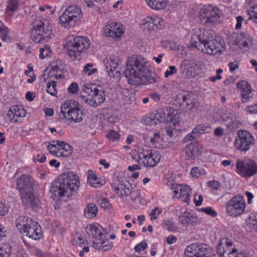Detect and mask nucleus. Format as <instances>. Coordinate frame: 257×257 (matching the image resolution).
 <instances>
[{
  "label": "nucleus",
  "instance_id": "obj_28",
  "mask_svg": "<svg viewBox=\"0 0 257 257\" xmlns=\"http://www.w3.org/2000/svg\"><path fill=\"white\" fill-rule=\"evenodd\" d=\"M34 186V180L28 174H23L17 178V187L20 192L27 190H32Z\"/></svg>",
  "mask_w": 257,
  "mask_h": 257
},
{
  "label": "nucleus",
  "instance_id": "obj_27",
  "mask_svg": "<svg viewBox=\"0 0 257 257\" xmlns=\"http://www.w3.org/2000/svg\"><path fill=\"white\" fill-rule=\"evenodd\" d=\"M178 219L179 223L183 227L194 226L199 222L197 216L189 211L181 213Z\"/></svg>",
  "mask_w": 257,
  "mask_h": 257
},
{
  "label": "nucleus",
  "instance_id": "obj_54",
  "mask_svg": "<svg viewBox=\"0 0 257 257\" xmlns=\"http://www.w3.org/2000/svg\"><path fill=\"white\" fill-rule=\"evenodd\" d=\"M148 247V244L146 242V240H143L140 243L137 244L135 247V251L137 252H140L144 250Z\"/></svg>",
  "mask_w": 257,
  "mask_h": 257
},
{
  "label": "nucleus",
  "instance_id": "obj_19",
  "mask_svg": "<svg viewBox=\"0 0 257 257\" xmlns=\"http://www.w3.org/2000/svg\"><path fill=\"white\" fill-rule=\"evenodd\" d=\"M201 21L205 24L215 22L220 17L221 12L216 7L211 5H205L201 9Z\"/></svg>",
  "mask_w": 257,
  "mask_h": 257
},
{
  "label": "nucleus",
  "instance_id": "obj_61",
  "mask_svg": "<svg viewBox=\"0 0 257 257\" xmlns=\"http://www.w3.org/2000/svg\"><path fill=\"white\" fill-rule=\"evenodd\" d=\"M208 186L211 188L212 191H216L218 189L220 184L217 181H211L208 183Z\"/></svg>",
  "mask_w": 257,
  "mask_h": 257
},
{
  "label": "nucleus",
  "instance_id": "obj_10",
  "mask_svg": "<svg viewBox=\"0 0 257 257\" xmlns=\"http://www.w3.org/2000/svg\"><path fill=\"white\" fill-rule=\"evenodd\" d=\"M82 16L81 8L76 5H70L59 17V23L62 27L69 29L77 25Z\"/></svg>",
  "mask_w": 257,
  "mask_h": 257
},
{
  "label": "nucleus",
  "instance_id": "obj_53",
  "mask_svg": "<svg viewBox=\"0 0 257 257\" xmlns=\"http://www.w3.org/2000/svg\"><path fill=\"white\" fill-rule=\"evenodd\" d=\"M196 67L197 66L196 65L187 66L185 76L187 77L190 78L192 76L196 75L197 74V73L195 72Z\"/></svg>",
  "mask_w": 257,
  "mask_h": 257
},
{
  "label": "nucleus",
  "instance_id": "obj_50",
  "mask_svg": "<svg viewBox=\"0 0 257 257\" xmlns=\"http://www.w3.org/2000/svg\"><path fill=\"white\" fill-rule=\"evenodd\" d=\"M247 14L249 16L248 19L252 20L254 23L257 24V6L251 7L247 10Z\"/></svg>",
  "mask_w": 257,
  "mask_h": 257
},
{
  "label": "nucleus",
  "instance_id": "obj_57",
  "mask_svg": "<svg viewBox=\"0 0 257 257\" xmlns=\"http://www.w3.org/2000/svg\"><path fill=\"white\" fill-rule=\"evenodd\" d=\"M78 91V84L75 82L72 83L68 88V92L70 94H76Z\"/></svg>",
  "mask_w": 257,
  "mask_h": 257
},
{
  "label": "nucleus",
  "instance_id": "obj_26",
  "mask_svg": "<svg viewBox=\"0 0 257 257\" xmlns=\"http://www.w3.org/2000/svg\"><path fill=\"white\" fill-rule=\"evenodd\" d=\"M190 245L192 248L191 251L195 252L198 257H213V250L209 245L198 242Z\"/></svg>",
  "mask_w": 257,
  "mask_h": 257
},
{
  "label": "nucleus",
  "instance_id": "obj_60",
  "mask_svg": "<svg viewBox=\"0 0 257 257\" xmlns=\"http://www.w3.org/2000/svg\"><path fill=\"white\" fill-rule=\"evenodd\" d=\"M190 249L191 246L190 245H188L185 249L184 257H198V255L196 254L194 251H191Z\"/></svg>",
  "mask_w": 257,
  "mask_h": 257
},
{
  "label": "nucleus",
  "instance_id": "obj_51",
  "mask_svg": "<svg viewBox=\"0 0 257 257\" xmlns=\"http://www.w3.org/2000/svg\"><path fill=\"white\" fill-rule=\"evenodd\" d=\"M162 209L158 206L155 207L149 213L151 220H156L162 212Z\"/></svg>",
  "mask_w": 257,
  "mask_h": 257
},
{
  "label": "nucleus",
  "instance_id": "obj_30",
  "mask_svg": "<svg viewBox=\"0 0 257 257\" xmlns=\"http://www.w3.org/2000/svg\"><path fill=\"white\" fill-rule=\"evenodd\" d=\"M183 152L185 154L186 159L188 160L194 159L201 153L197 142L187 145L183 149Z\"/></svg>",
  "mask_w": 257,
  "mask_h": 257
},
{
  "label": "nucleus",
  "instance_id": "obj_6",
  "mask_svg": "<svg viewBox=\"0 0 257 257\" xmlns=\"http://www.w3.org/2000/svg\"><path fill=\"white\" fill-rule=\"evenodd\" d=\"M82 100L90 106H97L105 99L104 91L94 84H86L82 86L81 92Z\"/></svg>",
  "mask_w": 257,
  "mask_h": 257
},
{
  "label": "nucleus",
  "instance_id": "obj_23",
  "mask_svg": "<svg viewBox=\"0 0 257 257\" xmlns=\"http://www.w3.org/2000/svg\"><path fill=\"white\" fill-rule=\"evenodd\" d=\"M86 232L89 236L95 239L94 241L101 239L106 234V230L100 224L95 222L87 225Z\"/></svg>",
  "mask_w": 257,
  "mask_h": 257
},
{
  "label": "nucleus",
  "instance_id": "obj_20",
  "mask_svg": "<svg viewBox=\"0 0 257 257\" xmlns=\"http://www.w3.org/2000/svg\"><path fill=\"white\" fill-rule=\"evenodd\" d=\"M171 189L174 193V197L186 203H190L192 190L189 186L185 184H172Z\"/></svg>",
  "mask_w": 257,
  "mask_h": 257
},
{
  "label": "nucleus",
  "instance_id": "obj_21",
  "mask_svg": "<svg viewBox=\"0 0 257 257\" xmlns=\"http://www.w3.org/2000/svg\"><path fill=\"white\" fill-rule=\"evenodd\" d=\"M27 110L22 105H13L7 111V117L13 123L21 122L26 116Z\"/></svg>",
  "mask_w": 257,
  "mask_h": 257
},
{
  "label": "nucleus",
  "instance_id": "obj_34",
  "mask_svg": "<svg viewBox=\"0 0 257 257\" xmlns=\"http://www.w3.org/2000/svg\"><path fill=\"white\" fill-rule=\"evenodd\" d=\"M150 140L149 145L152 147L159 149L163 148L165 144L164 140L159 132L154 133L153 136L150 138Z\"/></svg>",
  "mask_w": 257,
  "mask_h": 257
},
{
  "label": "nucleus",
  "instance_id": "obj_24",
  "mask_svg": "<svg viewBox=\"0 0 257 257\" xmlns=\"http://www.w3.org/2000/svg\"><path fill=\"white\" fill-rule=\"evenodd\" d=\"M122 64L117 57L112 56L108 60L106 68L109 76L117 77L121 73Z\"/></svg>",
  "mask_w": 257,
  "mask_h": 257
},
{
  "label": "nucleus",
  "instance_id": "obj_7",
  "mask_svg": "<svg viewBox=\"0 0 257 257\" xmlns=\"http://www.w3.org/2000/svg\"><path fill=\"white\" fill-rule=\"evenodd\" d=\"M161 155L159 152L139 147L134 154V159L141 165L148 168H153L160 161Z\"/></svg>",
  "mask_w": 257,
  "mask_h": 257
},
{
  "label": "nucleus",
  "instance_id": "obj_2",
  "mask_svg": "<svg viewBox=\"0 0 257 257\" xmlns=\"http://www.w3.org/2000/svg\"><path fill=\"white\" fill-rule=\"evenodd\" d=\"M80 187L79 177L73 172L64 173L58 176L51 184V197L59 200L64 196H69L72 192L77 191Z\"/></svg>",
  "mask_w": 257,
  "mask_h": 257
},
{
  "label": "nucleus",
  "instance_id": "obj_59",
  "mask_svg": "<svg viewBox=\"0 0 257 257\" xmlns=\"http://www.w3.org/2000/svg\"><path fill=\"white\" fill-rule=\"evenodd\" d=\"M223 72V70L221 68H219L216 70V75L215 76H211L209 78V79L211 82H215L216 80H220L222 78V76L221 75V73Z\"/></svg>",
  "mask_w": 257,
  "mask_h": 257
},
{
  "label": "nucleus",
  "instance_id": "obj_62",
  "mask_svg": "<svg viewBox=\"0 0 257 257\" xmlns=\"http://www.w3.org/2000/svg\"><path fill=\"white\" fill-rule=\"evenodd\" d=\"M203 198L201 195H195L194 196V202L196 206H199L202 204L203 202Z\"/></svg>",
  "mask_w": 257,
  "mask_h": 257
},
{
  "label": "nucleus",
  "instance_id": "obj_1",
  "mask_svg": "<svg viewBox=\"0 0 257 257\" xmlns=\"http://www.w3.org/2000/svg\"><path fill=\"white\" fill-rule=\"evenodd\" d=\"M148 62L144 58L130 57L127 59L125 76L131 84H147L156 82L159 77L152 76L148 66Z\"/></svg>",
  "mask_w": 257,
  "mask_h": 257
},
{
  "label": "nucleus",
  "instance_id": "obj_35",
  "mask_svg": "<svg viewBox=\"0 0 257 257\" xmlns=\"http://www.w3.org/2000/svg\"><path fill=\"white\" fill-rule=\"evenodd\" d=\"M148 6L154 10H162L169 3L168 0H145Z\"/></svg>",
  "mask_w": 257,
  "mask_h": 257
},
{
  "label": "nucleus",
  "instance_id": "obj_11",
  "mask_svg": "<svg viewBox=\"0 0 257 257\" xmlns=\"http://www.w3.org/2000/svg\"><path fill=\"white\" fill-rule=\"evenodd\" d=\"M52 31V24L47 21H37L32 31L31 37L36 43L47 42L50 39Z\"/></svg>",
  "mask_w": 257,
  "mask_h": 257
},
{
  "label": "nucleus",
  "instance_id": "obj_43",
  "mask_svg": "<svg viewBox=\"0 0 257 257\" xmlns=\"http://www.w3.org/2000/svg\"><path fill=\"white\" fill-rule=\"evenodd\" d=\"M190 175L192 178H198L201 176H205L206 171L204 169L198 167H194L190 171Z\"/></svg>",
  "mask_w": 257,
  "mask_h": 257
},
{
  "label": "nucleus",
  "instance_id": "obj_44",
  "mask_svg": "<svg viewBox=\"0 0 257 257\" xmlns=\"http://www.w3.org/2000/svg\"><path fill=\"white\" fill-rule=\"evenodd\" d=\"M9 31L8 28L2 24L0 26V37L4 42H9L11 41L10 37L9 36Z\"/></svg>",
  "mask_w": 257,
  "mask_h": 257
},
{
  "label": "nucleus",
  "instance_id": "obj_17",
  "mask_svg": "<svg viewBox=\"0 0 257 257\" xmlns=\"http://www.w3.org/2000/svg\"><path fill=\"white\" fill-rule=\"evenodd\" d=\"M166 25L165 21L158 16H149L144 18L140 22V27L143 30L149 33L163 30Z\"/></svg>",
  "mask_w": 257,
  "mask_h": 257
},
{
  "label": "nucleus",
  "instance_id": "obj_63",
  "mask_svg": "<svg viewBox=\"0 0 257 257\" xmlns=\"http://www.w3.org/2000/svg\"><path fill=\"white\" fill-rule=\"evenodd\" d=\"M36 97V93L33 91H28L26 93L25 98L29 102H32Z\"/></svg>",
  "mask_w": 257,
  "mask_h": 257
},
{
  "label": "nucleus",
  "instance_id": "obj_41",
  "mask_svg": "<svg viewBox=\"0 0 257 257\" xmlns=\"http://www.w3.org/2000/svg\"><path fill=\"white\" fill-rule=\"evenodd\" d=\"M12 245L8 243L0 244V257H9L12 252Z\"/></svg>",
  "mask_w": 257,
  "mask_h": 257
},
{
  "label": "nucleus",
  "instance_id": "obj_39",
  "mask_svg": "<svg viewBox=\"0 0 257 257\" xmlns=\"http://www.w3.org/2000/svg\"><path fill=\"white\" fill-rule=\"evenodd\" d=\"M71 241L74 245H79L80 246H82L87 243L85 237L78 232H76L73 235Z\"/></svg>",
  "mask_w": 257,
  "mask_h": 257
},
{
  "label": "nucleus",
  "instance_id": "obj_32",
  "mask_svg": "<svg viewBox=\"0 0 257 257\" xmlns=\"http://www.w3.org/2000/svg\"><path fill=\"white\" fill-rule=\"evenodd\" d=\"M92 246L96 249L106 251L112 248L113 243L109 239L106 238L105 235L101 239L93 241Z\"/></svg>",
  "mask_w": 257,
  "mask_h": 257
},
{
  "label": "nucleus",
  "instance_id": "obj_37",
  "mask_svg": "<svg viewBox=\"0 0 257 257\" xmlns=\"http://www.w3.org/2000/svg\"><path fill=\"white\" fill-rule=\"evenodd\" d=\"M19 6L18 0H8L6 9V15L11 17L14 13L17 11Z\"/></svg>",
  "mask_w": 257,
  "mask_h": 257
},
{
  "label": "nucleus",
  "instance_id": "obj_46",
  "mask_svg": "<svg viewBox=\"0 0 257 257\" xmlns=\"http://www.w3.org/2000/svg\"><path fill=\"white\" fill-rule=\"evenodd\" d=\"M163 225L164 227L169 231H176L178 229V227L176 223L173 221L172 219H168L165 220L163 222Z\"/></svg>",
  "mask_w": 257,
  "mask_h": 257
},
{
  "label": "nucleus",
  "instance_id": "obj_38",
  "mask_svg": "<svg viewBox=\"0 0 257 257\" xmlns=\"http://www.w3.org/2000/svg\"><path fill=\"white\" fill-rule=\"evenodd\" d=\"M97 207L94 203H89L86 206L84 214L88 219L94 218L97 214Z\"/></svg>",
  "mask_w": 257,
  "mask_h": 257
},
{
  "label": "nucleus",
  "instance_id": "obj_25",
  "mask_svg": "<svg viewBox=\"0 0 257 257\" xmlns=\"http://www.w3.org/2000/svg\"><path fill=\"white\" fill-rule=\"evenodd\" d=\"M236 87L241 92L240 98L242 103L247 102L249 99L252 97V89L250 84L247 81H239L237 83Z\"/></svg>",
  "mask_w": 257,
  "mask_h": 257
},
{
  "label": "nucleus",
  "instance_id": "obj_3",
  "mask_svg": "<svg viewBox=\"0 0 257 257\" xmlns=\"http://www.w3.org/2000/svg\"><path fill=\"white\" fill-rule=\"evenodd\" d=\"M196 37H197L198 42L194 41V38L191 37V47L196 48L207 55H220L225 49V45L223 40L217 37L214 38L212 34L208 31H204L202 34Z\"/></svg>",
  "mask_w": 257,
  "mask_h": 257
},
{
  "label": "nucleus",
  "instance_id": "obj_45",
  "mask_svg": "<svg viewBox=\"0 0 257 257\" xmlns=\"http://www.w3.org/2000/svg\"><path fill=\"white\" fill-rule=\"evenodd\" d=\"M56 86V81L53 80L49 81L47 84L46 92L52 96H56L57 94Z\"/></svg>",
  "mask_w": 257,
  "mask_h": 257
},
{
  "label": "nucleus",
  "instance_id": "obj_42",
  "mask_svg": "<svg viewBox=\"0 0 257 257\" xmlns=\"http://www.w3.org/2000/svg\"><path fill=\"white\" fill-rule=\"evenodd\" d=\"M25 74L30 77L27 80L28 83L31 84L35 81L36 77L33 71V66L32 64L29 63L28 64L27 69L25 71Z\"/></svg>",
  "mask_w": 257,
  "mask_h": 257
},
{
  "label": "nucleus",
  "instance_id": "obj_58",
  "mask_svg": "<svg viewBox=\"0 0 257 257\" xmlns=\"http://www.w3.org/2000/svg\"><path fill=\"white\" fill-rule=\"evenodd\" d=\"M245 110L249 114H257V104L247 106L245 107Z\"/></svg>",
  "mask_w": 257,
  "mask_h": 257
},
{
  "label": "nucleus",
  "instance_id": "obj_8",
  "mask_svg": "<svg viewBox=\"0 0 257 257\" xmlns=\"http://www.w3.org/2000/svg\"><path fill=\"white\" fill-rule=\"evenodd\" d=\"M61 112L70 121L75 122H80L85 116L81 105L72 99L66 100L62 103Z\"/></svg>",
  "mask_w": 257,
  "mask_h": 257
},
{
  "label": "nucleus",
  "instance_id": "obj_16",
  "mask_svg": "<svg viewBox=\"0 0 257 257\" xmlns=\"http://www.w3.org/2000/svg\"><path fill=\"white\" fill-rule=\"evenodd\" d=\"M47 148L50 154L57 157H68L72 154L73 150L69 144L59 140L49 142Z\"/></svg>",
  "mask_w": 257,
  "mask_h": 257
},
{
  "label": "nucleus",
  "instance_id": "obj_31",
  "mask_svg": "<svg viewBox=\"0 0 257 257\" xmlns=\"http://www.w3.org/2000/svg\"><path fill=\"white\" fill-rule=\"evenodd\" d=\"M253 38L249 34L245 32L238 34L235 39V45L240 49L248 48L252 44Z\"/></svg>",
  "mask_w": 257,
  "mask_h": 257
},
{
  "label": "nucleus",
  "instance_id": "obj_15",
  "mask_svg": "<svg viewBox=\"0 0 257 257\" xmlns=\"http://www.w3.org/2000/svg\"><path fill=\"white\" fill-rule=\"evenodd\" d=\"M254 141L253 136L249 132L245 130H240L237 133L233 144L237 150L246 152L254 144Z\"/></svg>",
  "mask_w": 257,
  "mask_h": 257
},
{
  "label": "nucleus",
  "instance_id": "obj_48",
  "mask_svg": "<svg viewBox=\"0 0 257 257\" xmlns=\"http://www.w3.org/2000/svg\"><path fill=\"white\" fill-rule=\"evenodd\" d=\"M83 72L87 76H91L97 72V69L94 67V65L91 63L85 64L83 68Z\"/></svg>",
  "mask_w": 257,
  "mask_h": 257
},
{
  "label": "nucleus",
  "instance_id": "obj_13",
  "mask_svg": "<svg viewBox=\"0 0 257 257\" xmlns=\"http://www.w3.org/2000/svg\"><path fill=\"white\" fill-rule=\"evenodd\" d=\"M246 205L243 196L237 194L232 196L225 205L226 213L230 216L237 217L242 214Z\"/></svg>",
  "mask_w": 257,
  "mask_h": 257
},
{
  "label": "nucleus",
  "instance_id": "obj_5",
  "mask_svg": "<svg viewBox=\"0 0 257 257\" xmlns=\"http://www.w3.org/2000/svg\"><path fill=\"white\" fill-rule=\"evenodd\" d=\"M16 227L22 234L35 240L42 238L43 232L37 222L26 216H20L16 220Z\"/></svg>",
  "mask_w": 257,
  "mask_h": 257
},
{
  "label": "nucleus",
  "instance_id": "obj_55",
  "mask_svg": "<svg viewBox=\"0 0 257 257\" xmlns=\"http://www.w3.org/2000/svg\"><path fill=\"white\" fill-rule=\"evenodd\" d=\"M247 222L249 225L252 226H257V212H252L250 214L247 220Z\"/></svg>",
  "mask_w": 257,
  "mask_h": 257
},
{
  "label": "nucleus",
  "instance_id": "obj_56",
  "mask_svg": "<svg viewBox=\"0 0 257 257\" xmlns=\"http://www.w3.org/2000/svg\"><path fill=\"white\" fill-rule=\"evenodd\" d=\"M177 69L174 66H170L168 69L164 73V77L167 78L170 76L176 74L177 73Z\"/></svg>",
  "mask_w": 257,
  "mask_h": 257
},
{
  "label": "nucleus",
  "instance_id": "obj_47",
  "mask_svg": "<svg viewBox=\"0 0 257 257\" xmlns=\"http://www.w3.org/2000/svg\"><path fill=\"white\" fill-rule=\"evenodd\" d=\"M105 180L104 178H98L96 176L95 178L90 181L88 184L94 188H99L104 185Z\"/></svg>",
  "mask_w": 257,
  "mask_h": 257
},
{
  "label": "nucleus",
  "instance_id": "obj_49",
  "mask_svg": "<svg viewBox=\"0 0 257 257\" xmlns=\"http://www.w3.org/2000/svg\"><path fill=\"white\" fill-rule=\"evenodd\" d=\"M52 52L50 47L48 45H45L44 47L40 49L39 57L41 59H44L46 57H50Z\"/></svg>",
  "mask_w": 257,
  "mask_h": 257
},
{
  "label": "nucleus",
  "instance_id": "obj_29",
  "mask_svg": "<svg viewBox=\"0 0 257 257\" xmlns=\"http://www.w3.org/2000/svg\"><path fill=\"white\" fill-rule=\"evenodd\" d=\"M64 66L62 61L60 60H56L52 62L51 68L48 72V77L59 79L62 77L63 70Z\"/></svg>",
  "mask_w": 257,
  "mask_h": 257
},
{
  "label": "nucleus",
  "instance_id": "obj_36",
  "mask_svg": "<svg viewBox=\"0 0 257 257\" xmlns=\"http://www.w3.org/2000/svg\"><path fill=\"white\" fill-rule=\"evenodd\" d=\"M211 130L212 128L209 124L201 123L196 125L192 130V133L198 138L202 134L210 133Z\"/></svg>",
  "mask_w": 257,
  "mask_h": 257
},
{
  "label": "nucleus",
  "instance_id": "obj_33",
  "mask_svg": "<svg viewBox=\"0 0 257 257\" xmlns=\"http://www.w3.org/2000/svg\"><path fill=\"white\" fill-rule=\"evenodd\" d=\"M22 201L28 207H31L35 204L36 198L34 194V189L20 192Z\"/></svg>",
  "mask_w": 257,
  "mask_h": 257
},
{
  "label": "nucleus",
  "instance_id": "obj_9",
  "mask_svg": "<svg viewBox=\"0 0 257 257\" xmlns=\"http://www.w3.org/2000/svg\"><path fill=\"white\" fill-rule=\"evenodd\" d=\"M150 119L155 124L170 123L175 127L180 121L179 111L176 107L167 106L158 110L153 116V118Z\"/></svg>",
  "mask_w": 257,
  "mask_h": 257
},
{
  "label": "nucleus",
  "instance_id": "obj_22",
  "mask_svg": "<svg viewBox=\"0 0 257 257\" xmlns=\"http://www.w3.org/2000/svg\"><path fill=\"white\" fill-rule=\"evenodd\" d=\"M124 32L123 25L120 23L109 21L105 26L103 34L106 37L116 38H119Z\"/></svg>",
  "mask_w": 257,
  "mask_h": 257
},
{
  "label": "nucleus",
  "instance_id": "obj_12",
  "mask_svg": "<svg viewBox=\"0 0 257 257\" xmlns=\"http://www.w3.org/2000/svg\"><path fill=\"white\" fill-rule=\"evenodd\" d=\"M113 192L118 197L123 198L130 196V198L133 201H136L139 197L141 193L138 189H135L129 182L114 180L111 185Z\"/></svg>",
  "mask_w": 257,
  "mask_h": 257
},
{
  "label": "nucleus",
  "instance_id": "obj_64",
  "mask_svg": "<svg viewBox=\"0 0 257 257\" xmlns=\"http://www.w3.org/2000/svg\"><path fill=\"white\" fill-rule=\"evenodd\" d=\"M224 135V129L221 127H218L215 128L214 131V136L217 138H221Z\"/></svg>",
  "mask_w": 257,
  "mask_h": 257
},
{
  "label": "nucleus",
  "instance_id": "obj_18",
  "mask_svg": "<svg viewBox=\"0 0 257 257\" xmlns=\"http://www.w3.org/2000/svg\"><path fill=\"white\" fill-rule=\"evenodd\" d=\"M236 172L243 178L250 177L257 173V164L249 159L238 160Z\"/></svg>",
  "mask_w": 257,
  "mask_h": 257
},
{
  "label": "nucleus",
  "instance_id": "obj_40",
  "mask_svg": "<svg viewBox=\"0 0 257 257\" xmlns=\"http://www.w3.org/2000/svg\"><path fill=\"white\" fill-rule=\"evenodd\" d=\"M105 138L110 142H118L120 139V135L118 132L110 129L107 131Z\"/></svg>",
  "mask_w": 257,
  "mask_h": 257
},
{
  "label": "nucleus",
  "instance_id": "obj_52",
  "mask_svg": "<svg viewBox=\"0 0 257 257\" xmlns=\"http://www.w3.org/2000/svg\"><path fill=\"white\" fill-rule=\"evenodd\" d=\"M197 211L199 212H204L206 214L213 217H215L217 215L216 211L215 210L213 209L212 207L209 206L205 208L197 209Z\"/></svg>",
  "mask_w": 257,
  "mask_h": 257
},
{
  "label": "nucleus",
  "instance_id": "obj_4",
  "mask_svg": "<svg viewBox=\"0 0 257 257\" xmlns=\"http://www.w3.org/2000/svg\"><path fill=\"white\" fill-rule=\"evenodd\" d=\"M63 48L72 60H79L90 47L89 39L84 36L69 35L63 42Z\"/></svg>",
  "mask_w": 257,
  "mask_h": 257
},
{
  "label": "nucleus",
  "instance_id": "obj_14",
  "mask_svg": "<svg viewBox=\"0 0 257 257\" xmlns=\"http://www.w3.org/2000/svg\"><path fill=\"white\" fill-rule=\"evenodd\" d=\"M217 252L219 257H247L244 253H237L233 241L226 238L221 239L217 247Z\"/></svg>",
  "mask_w": 257,
  "mask_h": 257
}]
</instances>
